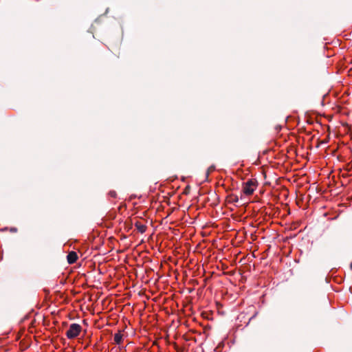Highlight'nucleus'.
Here are the masks:
<instances>
[{"mask_svg": "<svg viewBox=\"0 0 352 352\" xmlns=\"http://www.w3.org/2000/svg\"><path fill=\"white\" fill-rule=\"evenodd\" d=\"M258 182L256 179H249L243 183L242 192L246 196L252 195L257 188Z\"/></svg>", "mask_w": 352, "mask_h": 352, "instance_id": "nucleus-1", "label": "nucleus"}, {"mask_svg": "<svg viewBox=\"0 0 352 352\" xmlns=\"http://www.w3.org/2000/svg\"><path fill=\"white\" fill-rule=\"evenodd\" d=\"M82 330V327L80 324L73 323L70 324L68 330L66 332V336L69 339H74L79 336Z\"/></svg>", "mask_w": 352, "mask_h": 352, "instance_id": "nucleus-2", "label": "nucleus"}, {"mask_svg": "<svg viewBox=\"0 0 352 352\" xmlns=\"http://www.w3.org/2000/svg\"><path fill=\"white\" fill-rule=\"evenodd\" d=\"M78 255L76 252L72 251L69 252L67 256V261L68 263L73 264L76 262L78 259Z\"/></svg>", "mask_w": 352, "mask_h": 352, "instance_id": "nucleus-3", "label": "nucleus"}, {"mask_svg": "<svg viewBox=\"0 0 352 352\" xmlns=\"http://www.w3.org/2000/svg\"><path fill=\"white\" fill-rule=\"evenodd\" d=\"M135 227L140 233H144L146 230V226L142 223L141 221H136L135 223Z\"/></svg>", "mask_w": 352, "mask_h": 352, "instance_id": "nucleus-4", "label": "nucleus"}, {"mask_svg": "<svg viewBox=\"0 0 352 352\" xmlns=\"http://www.w3.org/2000/svg\"><path fill=\"white\" fill-rule=\"evenodd\" d=\"M113 340L116 344H120L122 341V334L121 333H117L114 335Z\"/></svg>", "mask_w": 352, "mask_h": 352, "instance_id": "nucleus-5", "label": "nucleus"}, {"mask_svg": "<svg viewBox=\"0 0 352 352\" xmlns=\"http://www.w3.org/2000/svg\"><path fill=\"white\" fill-rule=\"evenodd\" d=\"M109 195L110 197H113V198H116L117 197V193L116 191L114 190H111L109 192Z\"/></svg>", "mask_w": 352, "mask_h": 352, "instance_id": "nucleus-6", "label": "nucleus"}, {"mask_svg": "<svg viewBox=\"0 0 352 352\" xmlns=\"http://www.w3.org/2000/svg\"><path fill=\"white\" fill-rule=\"evenodd\" d=\"M232 201L236 202L238 201V197L236 196H234L232 198Z\"/></svg>", "mask_w": 352, "mask_h": 352, "instance_id": "nucleus-7", "label": "nucleus"}]
</instances>
